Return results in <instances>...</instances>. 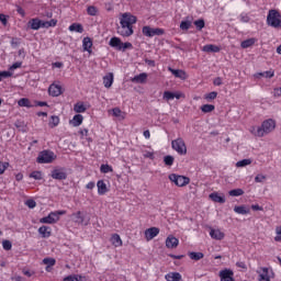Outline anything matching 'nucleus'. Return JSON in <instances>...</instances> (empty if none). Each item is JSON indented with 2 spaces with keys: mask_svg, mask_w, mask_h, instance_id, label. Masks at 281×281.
Instances as JSON below:
<instances>
[{
  "mask_svg": "<svg viewBox=\"0 0 281 281\" xmlns=\"http://www.w3.org/2000/svg\"><path fill=\"white\" fill-rule=\"evenodd\" d=\"M276 131V120L268 119L261 123V126H252L250 127L251 135L255 137H265V135H269V133H273Z\"/></svg>",
  "mask_w": 281,
  "mask_h": 281,
  "instance_id": "f257e3e1",
  "label": "nucleus"
},
{
  "mask_svg": "<svg viewBox=\"0 0 281 281\" xmlns=\"http://www.w3.org/2000/svg\"><path fill=\"white\" fill-rule=\"evenodd\" d=\"M64 214H67V211L50 212L47 216L40 218V223L44 225H54L60 221V216H64Z\"/></svg>",
  "mask_w": 281,
  "mask_h": 281,
  "instance_id": "f03ea898",
  "label": "nucleus"
},
{
  "mask_svg": "<svg viewBox=\"0 0 281 281\" xmlns=\"http://www.w3.org/2000/svg\"><path fill=\"white\" fill-rule=\"evenodd\" d=\"M267 25L278 30L281 27V14L278 10H270L267 15Z\"/></svg>",
  "mask_w": 281,
  "mask_h": 281,
  "instance_id": "7ed1b4c3",
  "label": "nucleus"
},
{
  "mask_svg": "<svg viewBox=\"0 0 281 281\" xmlns=\"http://www.w3.org/2000/svg\"><path fill=\"white\" fill-rule=\"evenodd\" d=\"M110 47H113L117 52H126V49H133V44L130 42L123 43L120 37H112L109 42Z\"/></svg>",
  "mask_w": 281,
  "mask_h": 281,
  "instance_id": "20e7f679",
  "label": "nucleus"
},
{
  "mask_svg": "<svg viewBox=\"0 0 281 281\" xmlns=\"http://www.w3.org/2000/svg\"><path fill=\"white\" fill-rule=\"evenodd\" d=\"M171 148L178 153V155H188V147L183 138L179 137L171 142Z\"/></svg>",
  "mask_w": 281,
  "mask_h": 281,
  "instance_id": "39448f33",
  "label": "nucleus"
},
{
  "mask_svg": "<svg viewBox=\"0 0 281 281\" xmlns=\"http://www.w3.org/2000/svg\"><path fill=\"white\" fill-rule=\"evenodd\" d=\"M137 23V16L133 15L131 12L121 13L120 25H125L127 27H133Z\"/></svg>",
  "mask_w": 281,
  "mask_h": 281,
  "instance_id": "423d86ee",
  "label": "nucleus"
},
{
  "mask_svg": "<svg viewBox=\"0 0 281 281\" xmlns=\"http://www.w3.org/2000/svg\"><path fill=\"white\" fill-rule=\"evenodd\" d=\"M56 159L54 151L43 150L37 156V164H52Z\"/></svg>",
  "mask_w": 281,
  "mask_h": 281,
  "instance_id": "0eeeda50",
  "label": "nucleus"
},
{
  "mask_svg": "<svg viewBox=\"0 0 281 281\" xmlns=\"http://www.w3.org/2000/svg\"><path fill=\"white\" fill-rule=\"evenodd\" d=\"M169 180H171L175 186H178V188H183L184 186H188V183H190V178L176 173L169 175Z\"/></svg>",
  "mask_w": 281,
  "mask_h": 281,
  "instance_id": "6e6552de",
  "label": "nucleus"
},
{
  "mask_svg": "<svg viewBox=\"0 0 281 281\" xmlns=\"http://www.w3.org/2000/svg\"><path fill=\"white\" fill-rule=\"evenodd\" d=\"M144 36H147L148 38H153V36H164L165 31L164 29H153L150 26H144L142 30Z\"/></svg>",
  "mask_w": 281,
  "mask_h": 281,
  "instance_id": "1a4fd4ad",
  "label": "nucleus"
},
{
  "mask_svg": "<svg viewBox=\"0 0 281 281\" xmlns=\"http://www.w3.org/2000/svg\"><path fill=\"white\" fill-rule=\"evenodd\" d=\"M48 95H52V98H58V95H63V86H60V81L53 82L48 87Z\"/></svg>",
  "mask_w": 281,
  "mask_h": 281,
  "instance_id": "9d476101",
  "label": "nucleus"
},
{
  "mask_svg": "<svg viewBox=\"0 0 281 281\" xmlns=\"http://www.w3.org/2000/svg\"><path fill=\"white\" fill-rule=\"evenodd\" d=\"M116 32L120 36H123L124 38H128V36H133L134 34L133 26H126L125 24H121L116 29Z\"/></svg>",
  "mask_w": 281,
  "mask_h": 281,
  "instance_id": "9b49d317",
  "label": "nucleus"
},
{
  "mask_svg": "<svg viewBox=\"0 0 281 281\" xmlns=\"http://www.w3.org/2000/svg\"><path fill=\"white\" fill-rule=\"evenodd\" d=\"M273 278V270L269 268H261L259 271V281H271Z\"/></svg>",
  "mask_w": 281,
  "mask_h": 281,
  "instance_id": "f8f14e48",
  "label": "nucleus"
},
{
  "mask_svg": "<svg viewBox=\"0 0 281 281\" xmlns=\"http://www.w3.org/2000/svg\"><path fill=\"white\" fill-rule=\"evenodd\" d=\"M52 179H56L57 181H65L67 179V171L65 169H54L50 173Z\"/></svg>",
  "mask_w": 281,
  "mask_h": 281,
  "instance_id": "ddd939ff",
  "label": "nucleus"
},
{
  "mask_svg": "<svg viewBox=\"0 0 281 281\" xmlns=\"http://www.w3.org/2000/svg\"><path fill=\"white\" fill-rule=\"evenodd\" d=\"M167 249H177L179 247V238L173 235H169L166 239Z\"/></svg>",
  "mask_w": 281,
  "mask_h": 281,
  "instance_id": "4468645a",
  "label": "nucleus"
},
{
  "mask_svg": "<svg viewBox=\"0 0 281 281\" xmlns=\"http://www.w3.org/2000/svg\"><path fill=\"white\" fill-rule=\"evenodd\" d=\"M156 236H159V228L150 227L145 231L146 240H153V238H156Z\"/></svg>",
  "mask_w": 281,
  "mask_h": 281,
  "instance_id": "2eb2a0df",
  "label": "nucleus"
},
{
  "mask_svg": "<svg viewBox=\"0 0 281 281\" xmlns=\"http://www.w3.org/2000/svg\"><path fill=\"white\" fill-rule=\"evenodd\" d=\"M221 281H234V271L232 270H222L220 272Z\"/></svg>",
  "mask_w": 281,
  "mask_h": 281,
  "instance_id": "dca6fc26",
  "label": "nucleus"
},
{
  "mask_svg": "<svg viewBox=\"0 0 281 281\" xmlns=\"http://www.w3.org/2000/svg\"><path fill=\"white\" fill-rule=\"evenodd\" d=\"M168 71L175 76V78H180V80H186L188 78V75H186V71L181 69H173L172 67L168 68Z\"/></svg>",
  "mask_w": 281,
  "mask_h": 281,
  "instance_id": "f3484780",
  "label": "nucleus"
},
{
  "mask_svg": "<svg viewBox=\"0 0 281 281\" xmlns=\"http://www.w3.org/2000/svg\"><path fill=\"white\" fill-rule=\"evenodd\" d=\"M210 236L214 240H223L225 238V233L221 232V229H210Z\"/></svg>",
  "mask_w": 281,
  "mask_h": 281,
  "instance_id": "a211bd4d",
  "label": "nucleus"
},
{
  "mask_svg": "<svg viewBox=\"0 0 281 281\" xmlns=\"http://www.w3.org/2000/svg\"><path fill=\"white\" fill-rule=\"evenodd\" d=\"M202 50L206 52V54H218V52H221V47L214 44H207L203 46Z\"/></svg>",
  "mask_w": 281,
  "mask_h": 281,
  "instance_id": "6ab92c4d",
  "label": "nucleus"
},
{
  "mask_svg": "<svg viewBox=\"0 0 281 281\" xmlns=\"http://www.w3.org/2000/svg\"><path fill=\"white\" fill-rule=\"evenodd\" d=\"M44 21L40 20L38 18L31 19L29 21V26L31 30H38L40 27H43Z\"/></svg>",
  "mask_w": 281,
  "mask_h": 281,
  "instance_id": "aec40b11",
  "label": "nucleus"
},
{
  "mask_svg": "<svg viewBox=\"0 0 281 281\" xmlns=\"http://www.w3.org/2000/svg\"><path fill=\"white\" fill-rule=\"evenodd\" d=\"M147 79H148V74L143 72L133 77L132 82H135L137 85H144V82H146Z\"/></svg>",
  "mask_w": 281,
  "mask_h": 281,
  "instance_id": "412c9836",
  "label": "nucleus"
},
{
  "mask_svg": "<svg viewBox=\"0 0 281 281\" xmlns=\"http://www.w3.org/2000/svg\"><path fill=\"white\" fill-rule=\"evenodd\" d=\"M209 199L214 203H225V195H221L218 192H213L209 195Z\"/></svg>",
  "mask_w": 281,
  "mask_h": 281,
  "instance_id": "4be33fe9",
  "label": "nucleus"
},
{
  "mask_svg": "<svg viewBox=\"0 0 281 281\" xmlns=\"http://www.w3.org/2000/svg\"><path fill=\"white\" fill-rule=\"evenodd\" d=\"M93 47V41L90 40V37H85L82 40V49L83 52H88L91 54V48Z\"/></svg>",
  "mask_w": 281,
  "mask_h": 281,
  "instance_id": "5701e85b",
  "label": "nucleus"
},
{
  "mask_svg": "<svg viewBox=\"0 0 281 281\" xmlns=\"http://www.w3.org/2000/svg\"><path fill=\"white\" fill-rule=\"evenodd\" d=\"M38 234L42 236V238H49V236H52V227L41 226L38 228Z\"/></svg>",
  "mask_w": 281,
  "mask_h": 281,
  "instance_id": "b1692460",
  "label": "nucleus"
},
{
  "mask_svg": "<svg viewBox=\"0 0 281 281\" xmlns=\"http://www.w3.org/2000/svg\"><path fill=\"white\" fill-rule=\"evenodd\" d=\"M97 188H98V194L103 195L109 192V189L106 188V183L104 180H99L97 182Z\"/></svg>",
  "mask_w": 281,
  "mask_h": 281,
  "instance_id": "393cba45",
  "label": "nucleus"
},
{
  "mask_svg": "<svg viewBox=\"0 0 281 281\" xmlns=\"http://www.w3.org/2000/svg\"><path fill=\"white\" fill-rule=\"evenodd\" d=\"M167 281H182L181 273L179 272H169L165 276Z\"/></svg>",
  "mask_w": 281,
  "mask_h": 281,
  "instance_id": "a878e982",
  "label": "nucleus"
},
{
  "mask_svg": "<svg viewBox=\"0 0 281 281\" xmlns=\"http://www.w3.org/2000/svg\"><path fill=\"white\" fill-rule=\"evenodd\" d=\"M103 85L105 89H111V87H113V72H110L103 77Z\"/></svg>",
  "mask_w": 281,
  "mask_h": 281,
  "instance_id": "bb28decb",
  "label": "nucleus"
},
{
  "mask_svg": "<svg viewBox=\"0 0 281 281\" xmlns=\"http://www.w3.org/2000/svg\"><path fill=\"white\" fill-rule=\"evenodd\" d=\"M85 117L82 116V114H76L72 120H70V124L71 126H80L83 122Z\"/></svg>",
  "mask_w": 281,
  "mask_h": 281,
  "instance_id": "cd10ccee",
  "label": "nucleus"
},
{
  "mask_svg": "<svg viewBox=\"0 0 281 281\" xmlns=\"http://www.w3.org/2000/svg\"><path fill=\"white\" fill-rule=\"evenodd\" d=\"M276 76V72L273 70H267L263 72H257L254 75V78H273Z\"/></svg>",
  "mask_w": 281,
  "mask_h": 281,
  "instance_id": "c85d7f7f",
  "label": "nucleus"
},
{
  "mask_svg": "<svg viewBox=\"0 0 281 281\" xmlns=\"http://www.w3.org/2000/svg\"><path fill=\"white\" fill-rule=\"evenodd\" d=\"M110 243H112V245L114 247H122V245H123L122 237H120L119 234H113L111 239H110Z\"/></svg>",
  "mask_w": 281,
  "mask_h": 281,
  "instance_id": "c756f323",
  "label": "nucleus"
},
{
  "mask_svg": "<svg viewBox=\"0 0 281 281\" xmlns=\"http://www.w3.org/2000/svg\"><path fill=\"white\" fill-rule=\"evenodd\" d=\"M234 212H235L236 214L245 215V214H249V212H251V211H250L249 206L239 205V206H235V207H234Z\"/></svg>",
  "mask_w": 281,
  "mask_h": 281,
  "instance_id": "7c9ffc66",
  "label": "nucleus"
},
{
  "mask_svg": "<svg viewBox=\"0 0 281 281\" xmlns=\"http://www.w3.org/2000/svg\"><path fill=\"white\" fill-rule=\"evenodd\" d=\"M69 32H77L78 34H82V32H85V27H82V24L80 23H72L69 27H68Z\"/></svg>",
  "mask_w": 281,
  "mask_h": 281,
  "instance_id": "2f4dec72",
  "label": "nucleus"
},
{
  "mask_svg": "<svg viewBox=\"0 0 281 281\" xmlns=\"http://www.w3.org/2000/svg\"><path fill=\"white\" fill-rule=\"evenodd\" d=\"M257 40L255 37L248 38L246 41H243L240 44V47L243 49H248V47H252V45H256Z\"/></svg>",
  "mask_w": 281,
  "mask_h": 281,
  "instance_id": "473e14b6",
  "label": "nucleus"
},
{
  "mask_svg": "<svg viewBox=\"0 0 281 281\" xmlns=\"http://www.w3.org/2000/svg\"><path fill=\"white\" fill-rule=\"evenodd\" d=\"M18 106H24L26 109H32V106H34V105L32 104V101H30V99L22 98L18 101Z\"/></svg>",
  "mask_w": 281,
  "mask_h": 281,
  "instance_id": "72a5a7b5",
  "label": "nucleus"
},
{
  "mask_svg": "<svg viewBox=\"0 0 281 281\" xmlns=\"http://www.w3.org/2000/svg\"><path fill=\"white\" fill-rule=\"evenodd\" d=\"M112 115H114V117H119V120H126V113L122 112L120 108L112 109Z\"/></svg>",
  "mask_w": 281,
  "mask_h": 281,
  "instance_id": "f704fd0d",
  "label": "nucleus"
},
{
  "mask_svg": "<svg viewBox=\"0 0 281 281\" xmlns=\"http://www.w3.org/2000/svg\"><path fill=\"white\" fill-rule=\"evenodd\" d=\"M64 281H87V279L80 274H74L65 277Z\"/></svg>",
  "mask_w": 281,
  "mask_h": 281,
  "instance_id": "c9c22d12",
  "label": "nucleus"
},
{
  "mask_svg": "<svg viewBox=\"0 0 281 281\" xmlns=\"http://www.w3.org/2000/svg\"><path fill=\"white\" fill-rule=\"evenodd\" d=\"M75 113H85L87 111V106H85V103L78 102L74 105Z\"/></svg>",
  "mask_w": 281,
  "mask_h": 281,
  "instance_id": "e433bc0d",
  "label": "nucleus"
},
{
  "mask_svg": "<svg viewBox=\"0 0 281 281\" xmlns=\"http://www.w3.org/2000/svg\"><path fill=\"white\" fill-rule=\"evenodd\" d=\"M252 160L250 158L243 159L236 162V168H245L246 166H251Z\"/></svg>",
  "mask_w": 281,
  "mask_h": 281,
  "instance_id": "4c0bfd02",
  "label": "nucleus"
},
{
  "mask_svg": "<svg viewBox=\"0 0 281 281\" xmlns=\"http://www.w3.org/2000/svg\"><path fill=\"white\" fill-rule=\"evenodd\" d=\"M192 27V21L190 20H184L180 23V30L188 32V30Z\"/></svg>",
  "mask_w": 281,
  "mask_h": 281,
  "instance_id": "58836bf2",
  "label": "nucleus"
},
{
  "mask_svg": "<svg viewBox=\"0 0 281 281\" xmlns=\"http://www.w3.org/2000/svg\"><path fill=\"white\" fill-rule=\"evenodd\" d=\"M205 255H203V252H189V258L191 260H202V258H204Z\"/></svg>",
  "mask_w": 281,
  "mask_h": 281,
  "instance_id": "ea45409f",
  "label": "nucleus"
},
{
  "mask_svg": "<svg viewBox=\"0 0 281 281\" xmlns=\"http://www.w3.org/2000/svg\"><path fill=\"white\" fill-rule=\"evenodd\" d=\"M30 179H34L35 181H41L43 179V172L42 171H33L30 173Z\"/></svg>",
  "mask_w": 281,
  "mask_h": 281,
  "instance_id": "a19ab883",
  "label": "nucleus"
},
{
  "mask_svg": "<svg viewBox=\"0 0 281 281\" xmlns=\"http://www.w3.org/2000/svg\"><path fill=\"white\" fill-rule=\"evenodd\" d=\"M75 223H85V217L82 216V212H77L72 214Z\"/></svg>",
  "mask_w": 281,
  "mask_h": 281,
  "instance_id": "79ce46f5",
  "label": "nucleus"
},
{
  "mask_svg": "<svg viewBox=\"0 0 281 281\" xmlns=\"http://www.w3.org/2000/svg\"><path fill=\"white\" fill-rule=\"evenodd\" d=\"M202 113H212V111H214V109H216V106H214L213 104H204L201 108Z\"/></svg>",
  "mask_w": 281,
  "mask_h": 281,
  "instance_id": "37998d69",
  "label": "nucleus"
},
{
  "mask_svg": "<svg viewBox=\"0 0 281 281\" xmlns=\"http://www.w3.org/2000/svg\"><path fill=\"white\" fill-rule=\"evenodd\" d=\"M175 99V92L171 91H165L162 94V100H165V102H170V100Z\"/></svg>",
  "mask_w": 281,
  "mask_h": 281,
  "instance_id": "c03bdc74",
  "label": "nucleus"
},
{
  "mask_svg": "<svg viewBox=\"0 0 281 281\" xmlns=\"http://www.w3.org/2000/svg\"><path fill=\"white\" fill-rule=\"evenodd\" d=\"M58 24V20L53 19L50 21H44L43 23V27H56V25Z\"/></svg>",
  "mask_w": 281,
  "mask_h": 281,
  "instance_id": "a18cd8bd",
  "label": "nucleus"
},
{
  "mask_svg": "<svg viewBox=\"0 0 281 281\" xmlns=\"http://www.w3.org/2000/svg\"><path fill=\"white\" fill-rule=\"evenodd\" d=\"M229 196H243L245 191L243 189H234L228 192Z\"/></svg>",
  "mask_w": 281,
  "mask_h": 281,
  "instance_id": "49530a36",
  "label": "nucleus"
},
{
  "mask_svg": "<svg viewBox=\"0 0 281 281\" xmlns=\"http://www.w3.org/2000/svg\"><path fill=\"white\" fill-rule=\"evenodd\" d=\"M100 171L103 175H109V172H113V167H111L110 165H101Z\"/></svg>",
  "mask_w": 281,
  "mask_h": 281,
  "instance_id": "de8ad7c7",
  "label": "nucleus"
},
{
  "mask_svg": "<svg viewBox=\"0 0 281 281\" xmlns=\"http://www.w3.org/2000/svg\"><path fill=\"white\" fill-rule=\"evenodd\" d=\"M217 95H218V92L212 91V92L206 93V94L204 95V100H207V102H210V101H212V100H216Z\"/></svg>",
  "mask_w": 281,
  "mask_h": 281,
  "instance_id": "09e8293b",
  "label": "nucleus"
},
{
  "mask_svg": "<svg viewBox=\"0 0 281 281\" xmlns=\"http://www.w3.org/2000/svg\"><path fill=\"white\" fill-rule=\"evenodd\" d=\"M87 12H88L89 16H97L98 8H95L94 5H90L87 8Z\"/></svg>",
  "mask_w": 281,
  "mask_h": 281,
  "instance_id": "8fccbe9b",
  "label": "nucleus"
},
{
  "mask_svg": "<svg viewBox=\"0 0 281 281\" xmlns=\"http://www.w3.org/2000/svg\"><path fill=\"white\" fill-rule=\"evenodd\" d=\"M165 166H172L175 164V157L168 155L164 157Z\"/></svg>",
  "mask_w": 281,
  "mask_h": 281,
  "instance_id": "3c124183",
  "label": "nucleus"
},
{
  "mask_svg": "<svg viewBox=\"0 0 281 281\" xmlns=\"http://www.w3.org/2000/svg\"><path fill=\"white\" fill-rule=\"evenodd\" d=\"M58 124H60V119L58 116H52L50 117V122H49V126L52 128L58 126Z\"/></svg>",
  "mask_w": 281,
  "mask_h": 281,
  "instance_id": "603ef678",
  "label": "nucleus"
},
{
  "mask_svg": "<svg viewBox=\"0 0 281 281\" xmlns=\"http://www.w3.org/2000/svg\"><path fill=\"white\" fill-rule=\"evenodd\" d=\"M43 265H47L48 267H54L56 265V259L54 258H44Z\"/></svg>",
  "mask_w": 281,
  "mask_h": 281,
  "instance_id": "864d4df0",
  "label": "nucleus"
},
{
  "mask_svg": "<svg viewBox=\"0 0 281 281\" xmlns=\"http://www.w3.org/2000/svg\"><path fill=\"white\" fill-rule=\"evenodd\" d=\"M239 21H240L241 23H249V21H251V19L249 18V14H247V13H241V14L239 15Z\"/></svg>",
  "mask_w": 281,
  "mask_h": 281,
  "instance_id": "5fc2aeb1",
  "label": "nucleus"
},
{
  "mask_svg": "<svg viewBox=\"0 0 281 281\" xmlns=\"http://www.w3.org/2000/svg\"><path fill=\"white\" fill-rule=\"evenodd\" d=\"M194 25H195L196 30H203V27H205V21L196 20V21H194Z\"/></svg>",
  "mask_w": 281,
  "mask_h": 281,
  "instance_id": "6e6d98bb",
  "label": "nucleus"
},
{
  "mask_svg": "<svg viewBox=\"0 0 281 281\" xmlns=\"http://www.w3.org/2000/svg\"><path fill=\"white\" fill-rule=\"evenodd\" d=\"M2 247L5 251H10L12 249V241L10 240H3L2 241Z\"/></svg>",
  "mask_w": 281,
  "mask_h": 281,
  "instance_id": "4d7b16f0",
  "label": "nucleus"
},
{
  "mask_svg": "<svg viewBox=\"0 0 281 281\" xmlns=\"http://www.w3.org/2000/svg\"><path fill=\"white\" fill-rule=\"evenodd\" d=\"M276 234H277V236L274 237L276 243H281V226L276 227Z\"/></svg>",
  "mask_w": 281,
  "mask_h": 281,
  "instance_id": "13d9d810",
  "label": "nucleus"
},
{
  "mask_svg": "<svg viewBox=\"0 0 281 281\" xmlns=\"http://www.w3.org/2000/svg\"><path fill=\"white\" fill-rule=\"evenodd\" d=\"M266 180H267V176H265V175H257L255 177V182L256 183H263V181H266Z\"/></svg>",
  "mask_w": 281,
  "mask_h": 281,
  "instance_id": "bf43d9fd",
  "label": "nucleus"
},
{
  "mask_svg": "<svg viewBox=\"0 0 281 281\" xmlns=\"http://www.w3.org/2000/svg\"><path fill=\"white\" fill-rule=\"evenodd\" d=\"M4 78H12V72L10 71H0V82L1 80H3Z\"/></svg>",
  "mask_w": 281,
  "mask_h": 281,
  "instance_id": "052dcab7",
  "label": "nucleus"
},
{
  "mask_svg": "<svg viewBox=\"0 0 281 281\" xmlns=\"http://www.w3.org/2000/svg\"><path fill=\"white\" fill-rule=\"evenodd\" d=\"M25 205L30 207V210H34L36 207V201L34 200H26Z\"/></svg>",
  "mask_w": 281,
  "mask_h": 281,
  "instance_id": "680f3d73",
  "label": "nucleus"
},
{
  "mask_svg": "<svg viewBox=\"0 0 281 281\" xmlns=\"http://www.w3.org/2000/svg\"><path fill=\"white\" fill-rule=\"evenodd\" d=\"M8 166H10V164L0 161V175H3V172H5Z\"/></svg>",
  "mask_w": 281,
  "mask_h": 281,
  "instance_id": "e2e57ef3",
  "label": "nucleus"
},
{
  "mask_svg": "<svg viewBox=\"0 0 281 281\" xmlns=\"http://www.w3.org/2000/svg\"><path fill=\"white\" fill-rule=\"evenodd\" d=\"M143 157H145L146 159H154L155 153L146 150L144 151Z\"/></svg>",
  "mask_w": 281,
  "mask_h": 281,
  "instance_id": "0e129e2a",
  "label": "nucleus"
},
{
  "mask_svg": "<svg viewBox=\"0 0 281 281\" xmlns=\"http://www.w3.org/2000/svg\"><path fill=\"white\" fill-rule=\"evenodd\" d=\"M22 65H23V63L16 61V63H14V64L10 67V70H11V71H14V69H21Z\"/></svg>",
  "mask_w": 281,
  "mask_h": 281,
  "instance_id": "69168bd1",
  "label": "nucleus"
},
{
  "mask_svg": "<svg viewBox=\"0 0 281 281\" xmlns=\"http://www.w3.org/2000/svg\"><path fill=\"white\" fill-rule=\"evenodd\" d=\"M0 22L2 23V25H8V15L1 13L0 14Z\"/></svg>",
  "mask_w": 281,
  "mask_h": 281,
  "instance_id": "338daca9",
  "label": "nucleus"
},
{
  "mask_svg": "<svg viewBox=\"0 0 281 281\" xmlns=\"http://www.w3.org/2000/svg\"><path fill=\"white\" fill-rule=\"evenodd\" d=\"M213 85L215 87H221V85H223V79L221 77H217L213 80Z\"/></svg>",
  "mask_w": 281,
  "mask_h": 281,
  "instance_id": "774afa93",
  "label": "nucleus"
}]
</instances>
